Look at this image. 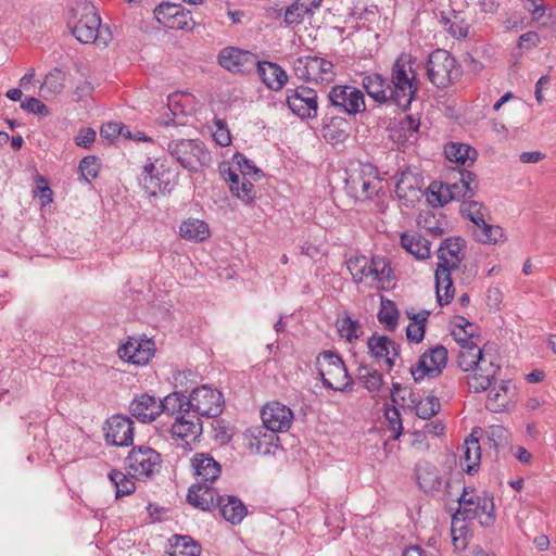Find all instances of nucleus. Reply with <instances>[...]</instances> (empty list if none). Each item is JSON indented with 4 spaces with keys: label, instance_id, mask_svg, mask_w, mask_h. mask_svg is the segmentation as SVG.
I'll use <instances>...</instances> for the list:
<instances>
[{
    "label": "nucleus",
    "instance_id": "1",
    "mask_svg": "<svg viewBox=\"0 0 556 556\" xmlns=\"http://www.w3.org/2000/svg\"><path fill=\"white\" fill-rule=\"evenodd\" d=\"M67 25L71 33L81 43H96L106 47L112 39L109 27L101 24L97 8L86 0H79L75 3Z\"/></svg>",
    "mask_w": 556,
    "mask_h": 556
},
{
    "label": "nucleus",
    "instance_id": "2",
    "mask_svg": "<svg viewBox=\"0 0 556 556\" xmlns=\"http://www.w3.org/2000/svg\"><path fill=\"white\" fill-rule=\"evenodd\" d=\"M392 104L406 111L418 91V80L409 54L402 53L393 63L389 79Z\"/></svg>",
    "mask_w": 556,
    "mask_h": 556
},
{
    "label": "nucleus",
    "instance_id": "3",
    "mask_svg": "<svg viewBox=\"0 0 556 556\" xmlns=\"http://www.w3.org/2000/svg\"><path fill=\"white\" fill-rule=\"evenodd\" d=\"M458 175V180L453 182L433 181L430 184L429 191L439 205L443 206L452 200L471 199L475 197L479 187L477 175L467 169H459Z\"/></svg>",
    "mask_w": 556,
    "mask_h": 556
},
{
    "label": "nucleus",
    "instance_id": "4",
    "mask_svg": "<svg viewBox=\"0 0 556 556\" xmlns=\"http://www.w3.org/2000/svg\"><path fill=\"white\" fill-rule=\"evenodd\" d=\"M316 369L325 388L341 392L352 390L353 380L344 362L332 351H325L317 356Z\"/></svg>",
    "mask_w": 556,
    "mask_h": 556
},
{
    "label": "nucleus",
    "instance_id": "5",
    "mask_svg": "<svg viewBox=\"0 0 556 556\" xmlns=\"http://www.w3.org/2000/svg\"><path fill=\"white\" fill-rule=\"evenodd\" d=\"M169 154L186 169L198 172L208 166L212 156L205 144L197 139H179L168 143Z\"/></svg>",
    "mask_w": 556,
    "mask_h": 556
},
{
    "label": "nucleus",
    "instance_id": "6",
    "mask_svg": "<svg viewBox=\"0 0 556 556\" xmlns=\"http://www.w3.org/2000/svg\"><path fill=\"white\" fill-rule=\"evenodd\" d=\"M459 507L456 510L464 519L471 521L478 519L482 527H492L495 522L493 497L488 494H470L467 488H464L458 498Z\"/></svg>",
    "mask_w": 556,
    "mask_h": 556
},
{
    "label": "nucleus",
    "instance_id": "7",
    "mask_svg": "<svg viewBox=\"0 0 556 556\" xmlns=\"http://www.w3.org/2000/svg\"><path fill=\"white\" fill-rule=\"evenodd\" d=\"M427 76L438 88H447L460 77V68L448 51H433L427 62Z\"/></svg>",
    "mask_w": 556,
    "mask_h": 556
},
{
    "label": "nucleus",
    "instance_id": "8",
    "mask_svg": "<svg viewBox=\"0 0 556 556\" xmlns=\"http://www.w3.org/2000/svg\"><path fill=\"white\" fill-rule=\"evenodd\" d=\"M345 187L351 197L364 201L378 194L382 188V181L374 166L361 165L349 174Z\"/></svg>",
    "mask_w": 556,
    "mask_h": 556
},
{
    "label": "nucleus",
    "instance_id": "9",
    "mask_svg": "<svg viewBox=\"0 0 556 556\" xmlns=\"http://www.w3.org/2000/svg\"><path fill=\"white\" fill-rule=\"evenodd\" d=\"M293 73L299 79L315 84H329L336 77L332 62L317 55L298 58L293 63Z\"/></svg>",
    "mask_w": 556,
    "mask_h": 556
},
{
    "label": "nucleus",
    "instance_id": "10",
    "mask_svg": "<svg viewBox=\"0 0 556 556\" xmlns=\"http://www.w3.org/2000/svg\"><path fill=\"white\" fill-rule=\"evenodd\" d=\"M128 473L132 478H151L160 471L162 457L160 453L149 446H136L126 457Z\"/></svg>",
    "mask_w": 556,
    "mask_h": 556
},
{
    "label": "nucleus",
    "instance_id": "11",
    "mask_svg": "<svg viewBox=\"0 0 556 556\" xmlns=\"http://www.w3.org/2000/svg\"><path fill=\"white\" fill-rule=\"evenodd\" d=\"M447 349L442 344L426 350L418 362L410 367V374L416 382L425 377H438L442 374L447 363Z\"/></svg>",
    "mask_w": 556,
    "mask_h": 556
},
{
    "label": "nucleus",
    "instance_id": "12",
    "mask_svg": "<svg viewBox=\"0 0 556 556\" xmlns=\"http://www.w3.org/2000/svg\"><path fill=\"white\" fill-rule=\"evenodd\" d=\"M224 404L223 394L204 384L191 392L188 407L200 416L214 418L223 413Z\"/></svg>",
    "mask_w": 556,
    "mask_h": 556
},
{
    "label": "nucleus",
    "instance_id": "13",
    "mask_svg": "<svg viewBox=\"0 0 556 556\" xmlns=\"http://www.w3.org/2000/svg\"><path fill=\"white\" fill-rule=\"evenodd\" d=\"M328 100L339 112L349 115H355L366 109L363 92L350 85L333 86L328 93Z\"/></svg>",
    "mask_w": 556,
    "mask_h": 556
},
{
    "label": "nucleus",
    "instance_id": "14",
    "mask_svg": "<svg viewBox=\"0 0 556 556\" xmlns=\"http://www.w3.org/2000/svg\"><path fill=\"white\" fill-rule=\"evenodd\" d=\"M286 102L291 112L302 119L315 118L318 111L317 92L306 86L287 89Z\"/></svg>",
    "mask_w": 556,
    "mask_h": 556
},
{
    "label": "nucleus",
    "instance_id": "15",
    "mask_svg": "<svg viewBox=\"0 0 556 556\" xmlns=\"http://www.w3.org/2000/svg\"><path fill=\"white\" fill-rule=\"evenodd\" d=\"M501 366L496 364L495 356L486 353L483 358L477 364L468 375L467 383L473 392H483L488 390L496 379Z\"/></svg>",
    "mask_w": 556,
    "mask_h": 556
},
{
    "label": "nucleus",
    "instance_id": "16",
    "mask_svg": "<svg viewBox=\"0 0 556 556\" xmlns=\"http://www.w3.org/2000/svg\"><path fill=\"white\" fill-rule=\"evenodd\" d=\"M134 421L122 415H114L105 421V441L114 446H129L134 441Z\"/></svg>",
    "mask_w": 556,
    "mask_h": 556
},
{
    "label": "nucleus",
    "instance_id": "17",
    "mask_svg": "<svg viewBox=\"0 0 556 556\" xmlns=\"http://www.w3.org/2000/svg\"><path fill=\"white\" fill-rule=\"evenodd\" d=\"M261 417L265 428L271 432L288 431L293 421L292 410L279 402L267 403L261 412Z\"/></svg>",
    "mask_w": 556,
    "mask_h": 556
},
{
    "label": "nucleus",
    "instance_id": "18",
    "mask_svg": "<svg viewBox=\"0 0 556 556\" xmlns=\"http://www.w3.org/2000/svg\"><path fill=\"white\" fill-rule=\"evenodd\" d=\"M218 63L222 67L233 73H245L255 65V55L235 47H228L220 51Z\"/></svg>",
    "mask_w": 556,
    "mask_h": 556
},
{
    "label": "nucleus",
    "instance_id": "19",
    "mask_svg": "<svg viewBox=\"0 0 556 556\" xmlns=\"http://www.w3.org/2000/svg\"><path fill=\"white\" fill-rule=\"evenodd\" d=\"M129 412L139 421L151 422L162 414V406L154 396L142 393L130 402Z\"/></svg>",
    "mask_w": 556,
    "mask_h": 556
},
{
    "label": "nucleus",
    "instance_id": "20",
    "mask_svg": "<svg viewBox=\"0 0 556 556\" xmlns=\"http://www.w3.org/2000/svg\"><path fill=\"white\" fill-rule=\"evenodd\" d=\"M395 193L405 206H412L421 198V181L410 170L403 172L395 186Z\"/></svg>",
    "mask_w": 556,
    "mask_h": 556
},
{
    "label": "nucleus",
    "instance_id": "21",
    "mask_svg": "<svg viewBox=\"0 0 556 556\" xmlns=\"http://www.w3.org/2000/svg\"><path fill=\"white\" fill-rule=\"evenodd\" d=\"M195 482L214 483L220 476L222 466L207 453H197L191 459Z\"/></svg>",
    "mask_w": 556,
    "mask_h": 556
},
{
    "label": "nucleus",
    "instance_id": "22",
    "mask_svg": "<svg viewBox=\"0 0 556 556\" xmlns=\"http://www.w3.org/2000/svg\"><path fill=\"white\" fill-rule=\"evenodd\" d=\"M212 484L208 482L193 483L188 490L187 502L203 511H211L216 508V498L219 495L212 488Z\"/></svg>",
    "mask_w": 556,
    "mask_h": 556
},
{
    "label": "nucleus",
    "instance_id": "23",
    "mask_svg": "<svg viewBox=\"0 0 556 556\" xmlns=\"http://www.w3.org/2000/svg\"><path fill=\"white\" fill-rule=\"evenodd\" d=\"M371 356L377 359L383 358L391 370L395 364V357L400 355L399 345L387 336L372 334L367 342Z\"/></svg>",
    "mask_w": 556,
    "mask_h": 556
},
{
    "label": "nucleus",
    "instance_id": "24",
    "mask_svg": "<svg viewBox=\"0 0 556 556\" xmlns=\"http://www.w3.org/2000/svg\"><path fill=\"white\" fill-rule=\"evenodd\" d=\"M516 388L509 380H502L497 388L490 391L485 402V408L492 413H502L509 409L514 402Z\"/></svg>",
    "mask_w": 556,
    "mask_h": 556
},
{
    "label": "nucleus",
    "instance_id": "25",
    "mask_svg": "<svg viewBox=\"0 0 556 556\" xmlns=\"http://www.w3.org/2000/svg\"><path fill=\"white\" fill-rule=\"evenodd\" d=\"M324 0H295L285 11L287 25H299L309 20L320 9Z\"/></svg>",
    "mask_w": 556,
    "mask_h": 556
},
{
    "label": "nucleus",
    "instance_id": "26",
    "mask_svg": "<svg viewBox=\"0 0 556 556\" xmlns=\"http://www.w3.org/2000/svg\"><path fill=\"white\" fill-rule=\"evenodd\" d=\"M202 433V424L197 416H177L172 426V434L179 438L186 446H190Z\"/></svg>",
    "mask_w": 556,
    "mask_h": 556
},
{
    "label": "nucleus",
    "instance_id": "27",
    "mask_svg": "<svg viewBox=\"0 0 556 556\" xmlns=\"http://www.w3.org/2000/svg\"><path fill=\"white\" fill-rule=\"evenodd\" d=\"M216 508L220 516L231 525H239L248 514L243 502L233 495H220L216 498Z\"/></svg>",
    "mask_w": 556,
    "mask_h": 556
},
{
    "label": "nucleus",
    "instance_id": "28",
    "mask_svg": "<svg viewBox=\"0 0 556 556\" xmlns=\"http://www.w3.org/2000/svg\"><path fill=\"white\" fill-rule=\"evenodd\" d=\"M457 342L460 343V351L458 353L457 362L458 366L466 372L470 371L483 356L488 353L485 348L480 349L473 341V336L470 334L468 338H457Z\"/></svg>",
    "mask_w": 556,
    "mask_h": 556
},
{
    "label": "nucleus",
    "instance_id": "29",
    "mask_svg": "<svg viewBox=\"0 0 556 556\" xmlns=\"http://www.w3.org/2000/svg\"><path fill=\"white\" fill-rule=\"evenodd\" d=\"M464 241L459 237L444 239L438 250V257L440 260L438 265H443L448 269L458 268L462 260Z\"/></svg>",
    "mask_w": 556,
    "mask_h": 556
},
{
    "label": "nucleus",
    "instance_id": "30",
    "mask_svg": "<svg viewBox=\"0 0 556 556\" xmlns=\"http://www.w3.org/2000/svg\"><path fill=\"white\" fill-rule=\"evenodd\" d=\"M257 74L262 81L274 91L281 90L288 81L286 71L274 62H260L256 60Z\"/></svg>",
    "mask_w": 556,
    "mask_h": 556
},
{
    "label": "nucleus",
    "instance_id": "31",
    "mask_svg": "<svg viewBox=\"0 0 556 556\" xmlns=\"http://www.w3.org/2000/svg\"><path fill=\"white\" fill-rule=\"evenodd\" d=\"M139 181L144 190L152 197L168 191V177L165 178V173H160L153 163H148L143 166Z\"/></svg>",
    "mask_w": 556,
    "mask_h": 556
},
{
    "label": "nucleus",
    "instance_id": "32",
    "mask_svg": "<svg viewBox=\"0 0 556 556\" xmlns=\"http://www.w3.org/2000/svg\"><path fill=\"white\" fill-rule=\"evenodd\" d=\"M440 24L448 31V34L457 39L466 38L469 34V24L463 17L460 12L450 8L440 9L439 13Z\"/></svg>",
    "mask_w": 556,
    "mask_h": 556
},
{
    "label": "nucleus",
    "instance_id": "33",
    "mask_svg": "<svg viewBox=\"0 0 556 556\" xmlns=\"http://www.w3.org/2000/svg\"><path fill=\"white\" fill-rule=\"evenodd\" d=\"M362 85L368 97L375 102L380 104L392 103V98L389 97V81L381 74L371 73L365 75L362 79Z\"/></svg>",
    "mask_w": 556,
    "mask_h": 556
},
{
    "label": "nucleus",
    "instance_id": "34",
    "mask_svg": "<svg viewBox=\"0 0 556 556\" xmlns=\"http://www.w3.org/2000/svg\"><path fill=\"white\" fill-rule=\"evenodd\" d=\"M416 476L419 488L427 494L434 495L442 489V477L435 466L429 463L418 464Z\"/></svg>",
    "mask_w": 556,
    "mask_h": 556
},
{
    "label": "nucleus",
    "instance_id": "35",
    "mask_svg": "<svg viewBox=\"0 0 556 556\" xmlns=\"http://www.w3.org/2000/svg\"><path fill=\"white\" fill-rule=\"evenodd\" d=\"M459 465L465 467L469 475L476 472L481 459L479 440L471 434L459 447Z\"/></svg>",
    "mask_w": 556,
    "mask_h": 556
},
{
    "label": "nucleus",
    "instance_id": "36",
    "mask_svg": "<svg viewBox=\"0 0 556 556\" xmlns=\"http://www.w3.org/2000/svg\"><path fill=\"white\" fill-rule=\"evenodd\" d=\"M401 245L417 260L430 257L431 242L418 232H403L401 235Z\"/></svg>",
    "mask_w": 556,
    "mask_h": 556
},
{
    "label": "nucleus",
    "instance_id": "37",
    "mask_svg": "<svg viewBox=\"0 0 556 556\" xmlns=\"http://www.w3.org/2000/svg\"><path fill=\"white\" fill-rule=\"evenodd\" d=\"M453 269H448L443 265H438L434 274L435 278V289H437V299L438 303L442 305H446L451 302L454 296V286L453 280L451 278V271Z\"/></svg>",
    "mask_w": 556,
    "mask_h": 556
},
{
    "label": "nucleus",
    "instance_id": "38",
    "mask_svg": "<svg viewBox=\"0 0 556 556\" xmlns=\"http://www.w3.org/2000/svg\"><path fill=\"white\" fill-rule=\"evenodd\" d=\"M445 156L457 165L471 166L477 159V151L465 143L451 142L444 148Z\"/></svg>",
    "mask_w": 556,
    "mask_h": 556
},
{
    "label": "nucleus",
    "instance_id": "39",
    "mask_svg": "<svg viewBox=\"0 0 556 556\" xmlns=\"http://www.w3.org/2000/svg\"><path fill=\"white\" fill-rule=\"evenodd\" d=\"M179 235L192 242H202L210 237L208 225L198 218H188L180 224Z\"/></svg>",
    "mask_w": 556,
    "mask_h": 556
},
{
    "label": "nucleus",
    "instance_id": "40",
    "mask_svg": "<svg viewBox=\"0 0 556 556\" xmlns=\"http://www.w3.org/2000/svg\"><path fill=\"white\" fill-rule=\"evenodd\" d=\"M249 440L248 447L251 453L255 454H268L270 452V445L273 440H278L274 434H267L263 432L261 428L249 429L247 433Z\"/></svg>",
    "mask_w": 556,
    "mask_h": 556
},
{
    "label": "nucleus",
    "instance_id": "41",
    "mask_svg": "<svg viewBox=\"0 0 556 556\" xmlns=\"http://www.w3.org/2000/svg\"><path fill=\"white\" fill-rule=\"evenodd\" d=\"M159 402L162 406V413H166L170 416L186 415L191 410V408L188 407L189 397H186L181 392H173Z\"/></svg>",
    "mask_w": 556,
    "mask_h": 556
},
{
    "label": "nucleus",
    "instance_id": "42",
    "mask_svg": "<svg viewBox=\"0 0 556 556\" xmlns=\"http://www.w3.org/2000/svg\"><path fill=\"white\" fill-rule=\"evenodd\" d=\"M409 401L414 404L416 415L421 419H430L435 416L441 408L440 401L434 395H428L424 400H418L417 396L409 391Z\"/></svg>",
    "mask_w": 556,
    "mask_h": 556
},
{
    "label": "nucleus",
    "instance_id": "43",
    "mask_svg": "<svg viewBox=\"0 0 556 556\" xmlns=\"http://www.w3.org/2000/svg\"><path fill=\"white\" fill-rule=\"evenodd\" d=\"M459 211L464 217L476 225L477 229L483 226L486 223V217H489L488 208L483 203L478 201H463Z\"/></svg>",
    "mask_w": 556,
    "mask_h": 556
},
{
    "label": "nucleus",
    "instance_id": "44",
    "mask_svg": "<svg viewBox=\"0 0 556 556\" xmlns=\"http://www.w3.org/2000/svg\"><path fill=\"white\" fill-rule=\"evenodd\" d=\"M368 274L374 281L381 286V288L389 286L392 280V269L390 263L381 256H374L371 258Z\"/></svg>",
    "mask_w": 556,
    "mask_h": 556
},
{
    "label": "nucleus",
    "instance_id": "45",
    "mask_svg": "<svg viewBox=\"0 0 556 556\" xmlns=\"http://www.w3.org/2000/svg\"><path fill=\"white\" fill-rule=\"evenodd\" d=\"M201 546L191 536L174 535L170 556H200Z\"/></svg>",
    "mask_w": 556,
    "mask_h": 556
},
{
    "label": "nucleus",
    "instance_id": "46",
    "mask_svg": "<svg viewBox=\"0 0 556 556\" xmlns=\"http://www.w3.org/2000/svg\"><path fill=\"white\" fill-rule=\"evenodd\" d=\"M357 380L370 393L379 391L383 383L382 375L367 365H362L358 367Z\"/></svg>",
    "mask_w": 556,
    "mask_h": 556
},
{
    "label": "nucleus",
    "instance_id": "47",
    "mask_svg": "<svg viewBox=\"0 0 556 556\" xmlns=\"http://www.w3.org/2000/svg\"><path fill=\"white\" fill-rule=\"evenodd\" d=\"M399 309L391 300L381 299V307L378 313V320L384 325L388 331H394L399 324Z\"/></svg>",
    "mask_w": 556,
    "mask_h": 556
},
{
    "label": "nucleus",
    "instance_id": "48",
    "mask_svg": "<svg viewBox=\"0 0 556 556\" xmlns=\"http://www.w3.org/2000/svg\"><path fill=\"white\" fill-rule=\"evenodd\" d=\"M109 478L116 489V498L129 495L136 489L135 482L119 470H111V472L109 473Z\"/></svg>",
    "mask_w": 556,
    "mask_h": 556
},
{
    "label": "nucleus",
    "instance_id": "49",
    "mask_svg": "<svg viewBox=\"0 0 556 556\" xmlns=\"http://www.w3.org/2000/svg\"><path fill=\"white\" fill-rule=\"evenodd\" d=\"M349 271L356 283H361L365 278H369L368 269L370 262L366 256H353L346 262Z\"/></svg>",
    "mask_w": 556,
    "mask_h": 556
},
{
    "label": "nucleus",
    "instance_id": "50",
    "mask_svg": "<svg viewBox=\"0 0 556 556\" xmlns=\"http://www.w3.org/2000/svg\"><path fill=\"white\" fill-rule=\"evenodd\" d=\"M473 235L482 243H496L503 237V229L486 222L479 229H476Z\"/></svg>",
    "mask_w": 556,
    "mask_h": 556
},
{
    "label": "nucleus",
    "instance_id": "51",
    "mask_svg": "<svg viewBox=\"0 0 556 556\" xmlns=\"http://www.w3.org/2000/svg\"><path fill=\"white\" fill-rule=\"evenodd\" d=\"M346 125L343 119H332L330 124L323 128V136L326 141L331 143L342 142L348 134L344 129H340V125Z\"/></svg>",
    "mask_w": 556,
    "mask_h": 556
},
{
    "label": "nucleus",
    "instance_id": "52",
    "mask_svg": "<svg viewBox=\"0 0 556 556\" xmlns=\"http://www.w3.org/2000/svg\"><path fill=\"white\" fill-rule=\"evenodd\" d=\"M154 342L150 339H140V343L136 344L135 365L147 364L154 355Z\"/></svg>",
    "mask_w": 556,
    "mask_h": 556
},
{
    "label": "nucleus",
    "instance_id": "53",
    "mask_svg": "<svg viewBox=\"0 0 556 556\" xmlns=\"http://www.w3.org/2000/svg\"><path fill=\"white\" fill-rule=\"evenodd\" d=\"M337 325L338 331L342 338H345L350 342L358 338L359 324L357 320H353L349 316H344L341 319H338Z\"/></svg>",
    "mask_w": 556,
    "mask_h": 556
},
{
    "label": "nucleus",
    "instance_id": "54",
    "mask_svg": "<svg viewBox=\"0 0 556 556\" xmlns=\"http://www.w3.org/2000/svg\"><path fill=\"white\" fill-rule=\"evenodd\" d=\"M100 135L102 138L110 140L117 138L118 136H123L125 138L131 137V132L124 124L114 122L104 124L100 129Z\"/></svg>",
    "mask_w": 556,
    "mask_h": 556
},
{
    "label": "nucleus",
    "instance_id": "55",
    "mask_svg": "<svg viewBox=\"0 0 556 556\" xmlns=\"http://www.w3.org/2000/svg\"><path fill=\"white\" fill-rule=\"evenodd\" d=\"M99 168L98 159L92 155L84 157L79 163L80 175L88 182L98 176Z\"/></svg>",
    "mask_w": 556,
    "mask_h": 556
},
{
    "label": "nucleus",
    "instance_id": "56",
    "mask_svg": "<svg viewBox=\"0 0 556 556\" xmlns=\"http://www.w3.org/2000/svg\"><path fill=\"white\" fill-rule=\"evenodd\" d=\"M488 440L490 442V446L494 448H498L508 443V431L500 425L490 426L488 431Z\"/></svg>",
    "mask_w": 556,
    "mask_h": 556
},
{
    "label": "nucleus",
    "instance_id": "57",
    "mask_svg": "<svg viewBox=\"0 0 556 556\" xmlns=\"http://www.w3.org/2000/svg\"><path fill=\"white\" fill-rule=\"evenodd\" d=\"M61 72L55 70L52 73H49L45 81L42 83L40 90L42 92L49 91L50 93H60L63 90V84L60 81Z\"/></svg>",
    "mask_w": 556,
    "mask_h": 556
},
{
    "label": "nucleus",
    "instance_id": "58",
    "mask_svg": "<svg viewBox=\"0 0 556 556\" xmlns=\"http://www.w3.org/2000/svg\"><path fill=\"white\" fill-rule=\"evenodd\" d=\"M21 109L40 116H46L49 114L48 106L45 103H42L39 99L34 97L26 98L21 103Z\"/></svg>",
    "mask_w": 556,
    "mask_h": 556
},
{
    "label": "nucleus",
    "instance_id": "59",
    "mask_svg": "<svg viewBox=\"0 0 556 556\" xmlns=\"http://www.w3.org/2000/svg\"><path fill=\"white\" fill-rule=\"evenodd\" d=\"M233 160L237 163L239 172H241V174L253 177L261 176V170L252 163V161L248 160L243 154L236 153L233 155Z\"/></svg>",
    "mask_w": 556,
    "mask_h": 556
},
{
    "label": "nucleus",
    "instance_id": "60",
    "mask_svg": "<svg viewBox=\"0 0 556 556\" xmlns=\"http://www.w3.org/2000/svg\"><path fill=\"white\" fill-rule=\"evenodd\" d=\"M140 343V338L129 337L126 343L119 346L118 355L122 359H126L135 364V353H136V344Z\"/></svg>",
    "mask_w": 556,
    "mask_h": 556
},
{
    "label": "nucleus",
    "instance_id": "61",
    "mask_svg": "<svg viewBox=\"0 0 556 556\" xmlns=\"http://www.w3.org/2000/svg\"><path fill=\"white\" fill-rule=\"evenodd\" d=\"M386 417L390 424L391 430L394 432L393 438L397 439L402 432V420L401 414L397 408H388L386 412Z\"/></svg>",
    "mask_w": 556,
    "mask_h": 556
},
{
    "label": "nucleus",
    "instance_id": "62",
    "mask_svg": "<svg viewBox=\"0 0 556 556\" xmlns=\"http://www.w3.org/2000/svg\"><path fill=\"white\" fill-rule=\"evenodd\" d=\"M467 519H464L460 515L455 513L452 516V528L451 533L455 536L467 538L469 532L468 526L466 525Z\"/></svg>",
    "mask_w": 556,
    "mask_h": 556
},
{
    "label": "nucleus",
    "instance_id": "63",
    "mask_svg": "<svg viewBox=\"0 0 556 556\" xmlns=\"http://www.w3.org/2000/svg\"><path fill=\"white\" fill-rule=\"evenodd\" d=\"M541 42L540 36L535 31H527L519 37L518 48L520 50H530Z\"/></svg>",
    "mask_w": 556,
    "mask_h": 556
},
{
    "label": "nucleus",
    "instance_id": "64",
    "mask_svg": "<svg viewBox=\"0 0 556 556\" xmlns=\"http://www.w3.org/2000/svg\"><path fill=\"white\" fill-rule=\"evenodd\" d=\"M256 193L257 191L254 185L245 178V180L241 182L238 198L247 204H251L255 200Z\"/></svg>",
    "mask_w": 556,
    "mask_h": 556
}]
</instances>
